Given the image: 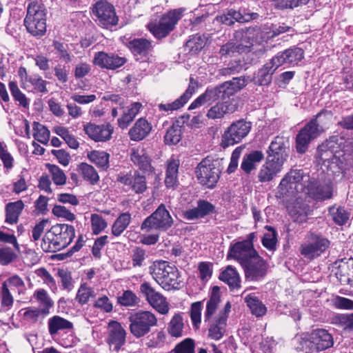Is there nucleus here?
<instances>
[{
  "instance_id": "9d476101",
  "label": "nucleus",
  "mask_w": 353,
  "mask_h": 353,
  "mask_svg": "<svg viewBox=\"0 0 353 353\" xmlns=\"http://www.w3.org/2000/svg\"><path fill=\"white\" fill-rule=\"evenodd\" d=\"M323 166L333 175L353 172V138L345 141L341 152Z\"/></svg>"
},
{
  "instance_id": "680f3d73",
  "label": "nucleus",
  "mask_w": 353,
  "mask_h": 353,
  "mask_svg": "<svg viewBox=\"0 0 353 353\" xmlns=\"http://www.w3.org/2000/svg\"><path fill=\"white\" fill-rule=\"evenodd\" d=\"M149 304L161 314H168L170 310L166 298L161 293H159Z\"/></svg>"
},
{
  "instance_id": "20e7f679",
  "label": "nucleus",
  "mask_w": 353,
  "mask_h": 353,
  "mask_svg": "<svg viewBox=\"0 0 353 353\" xmlns=\"http://www.w3.org/2000/svg\"><path fill=\"white\" fill-rule=\"evenodd\" d=\"M150 273L165 290H179L181 280L177 268L165 261H154L150 266Z\"/></svg>"
},
{
  "instance_id": "f03ea898",
  "label": "nucleus",
  "mask_w": 353,
  "mask_h": 353,
  "mask_svg": "<svg viewBox=\"0 0 353 353\" xmlns=\"http://www.w3.org/2000/svg\"><path fill=\"white\" fill-rule=\"evenodd\" d=\"M75 230L72 225L58 223L44 234L41 248L45 252H55L66 248L74 239Z\"/></svg>"
},
{
  "instance_id": "cd10ccee",
  "label": "nucleus",
  "mask_w": 353,
  "mask_h": 353,
  "mask_svg": "<svg viewBox=\"0 0 353 353\" xmlns=\"http://www.w3.org/2000/svg\"><path fill=\"white\" fill-rule=\"evenodd\" d=\"M316 353L331 347L334 339L331 334L324 329H316L311 332Z\"/></svg>"
},
{
  "instance_id": "09e8293b",
  "label": "nucleus",
  "mask_w": 353,
  "mask_h": 353,
  "mask_svg": "<svg viewBox=\"0 0 353 353\" xmlns=\"http://www.w3.org/2000/svg\"><path fill=\"white\" fill-rule=\"evenodd\" d=\"M131 221L129 212L121 213L114 221L112 226V234L115 236H120L128 228Z\"/></svg>"
},
{
  "instance_id": "72a5a7b5",
  "label": "nucleus",
  "mask_w": 353,
  "mask_h": 353,
  "mask_svg": "<svg viewBox=\"0 0 353 353\" xmlns=\"http://www.w3.org/2000/svg\"><path fill=\"white\" fill-rule=\"evenodd\" d=\"M293 342L294 348L297 352L316 353L314 341L312 339L311 332L296 335L294 338Z\"/></svg>"
},
{
  "instance_id": "473e14b6",
  "label": "nucleus",
  "mask_w": 353,
  "mask_h": 353,
  "mask_svg": "<svg viewBox=\"0 0 353 353\" xmlns=\"http://www.w3.org/2000/svg\"><path fill=\"white\" fill-rule=\"evenodd\" d=\"M152 130L151 124L145 119H138L134 125L130 130L129 135L133 141H141L145 138Z\"/></svg>"
},
{
  "instance_id": "4c0bfd02",
  "label": "nucleus",
  "mask_w": 353,
  "mask_h": 353,
  "mask_svg": "<svg viewBox=\"0 0 353 353\" xmlns=\"http://www.w3.org/2000/svg\"><path fill=\"white\" fill-rule=\"evenodd\" d=\"M128 47L134 56L146 57L152 48V43L145 39H134L128 43Z\"/></svg>"
},
{
  "instance_id": "a18cd8bd",
  "label": "nucleus",
  "mask_w": 353,
  "mask_h": 353,
  "mask_svg": "<svg viewBox=\"0 0 353 353\" xmlns=\"http://www.w3.org/2000/svg\"><path fill=\"white\" fill-rule=\"evenodd\" d=\"M219 288L214 286L210 299L207 302L206 310L204 314L205 321L211 320L212 316L215 313L220 302Z\"/></svg>"
},
{
  "instance_id": "6e6d98bb",
  "label": "nucleus",
  "mask_w": 353,
  "mask_h": 353,
  "mask_svg": "<svg viewBox=\"0 0 353 353\" xmlns=\"http://www.w3.org/2000/svg\"><path fill=\"white\" fill-rule=\"evenodd\" d=\"M50 312L46 310L28 307L23 313V317L28 322L34 323L39 319H43Z\"/></svg>"
},
{
  "instance_id": "ea45409f",
  "label": "nucleus",
  "mask_w": 353,
  "mask_h": 353,
  "mask_svg": "<svg viewBox=\"0 0 353 353\" xmlns=\"http://www.w3.org/2000/svg\"><path fill=\"white\" fill-rule=\"evenodd\" d=\"M48 325L50 335L56 334L59 330H71L73 327L72 322L57 315L50 318Z\"/></svg>"
},
{
  "instance_id": "e2e57ef3",
  "label": "nucleus",
  "mask_w": 353,
  "mask_h": 353,
  "mask_svg": "<svg viewBox=\"0 0 353 353\" xmlns=\"http://www.w3.org/2000/svg\"><path fill=\"white\" fill-rule=\"evenodd\" d=\"M166 341V334L162 331H158L156 334H152L148 338L146 345L150 348H161L163 347Z\"/></svg>"
},
{
  "instance_id": "6ab92c4d",
  "label": "nucleus",
  "mask_w": 353,
  "mask_h": 353,
  "mask_svg": "<svg viewBox=\"0 0 353 353\" xmlns=\"http://www.w3.org/2000/svg\"><path fill=\"white\" fill-rule=\"evenodd\" d=\"M303 49L293 46L276 54L273 58L276 66L279 67L283 64L292 66L297 65L304 59Z\"/></svg>"
},
{
  "instance_id": "393cba45",
  "label": "nucleus",
  "mask_w": 353,
  "mask_h": 353,
  "mask_svg": "<svg viewBox=\"0 0 353 353\" xmlns=\"http://www.w3.org/2000/svg\"><path fill=\"white\" fill-rule=\"evenodd\" d=\"M85 133L95 141H105L111 138L113 128L110 124L96 125L89 123L84 125Z\"/></svg>"
},
{
  "instance_id": "39448f33",
  "label": "nucleus",
  "mask_w": 353,
  "mask_h": 353,
  "mask_svg": "<svg viewBox=\"0 0 353 353\" xmlns=\"http://www.w3.org/2000/svg\"><path fill=\"white\" fill-rule=\"evenodd\" d=\"M46 6L39 1L32 0L27 8V14L24 19L26 28L34 37H42L46 32Z\"/></svg>"
},
{
  "instance_id": "bf43d9fd",
  "label": "nucleus",
  "mask_w": 353,
  "mask_h": 353,
  "mask_svg": "<svg viewBox=\"0 0 353 353\" xmlns=\"http://www.w3.org/2000/svg\"><path fill=\"white\" fill-rule=\"evenodd\" d=\"M8 86L12 96L13 97L14 99L19 103V105L25 108H28L30 101L19 90L17 83L10 81Z\"/></svg>"
},
{
  "instance_id": "58836bf2",
  "label": "nucleus",
  "mask_w": 353,
  "mask_h": 353,
  "mask_svg": "<svg viewBox=\"0 0 353 353\" xmlns=\"http://www.w3.org/2000/svg\"><path fill=\"white\" fill-rule=\"evenodd\" d=\"M185 327L183 316L181 313H175L168 323L167 332L174 338H180L183 335Z\"/></svg>"
},
{
  "instance_id": "f3484780",
  "label": "nucleus",
  "mask_w": 353,
  "mask_h": 353,
  "mask_svg": "<svg viewBox=\"0 0 353 353\" xmlns=\"http://www.w3.org/2000/svg\"><path fill=\"white\" fill-rule=\"evenodd\" d=\"M126 330L117 321H112L108 324L107 343L110 350L118 352L126 342Z\"/></svg>"
},
{
  "instance_id": "423d86ee",
  "label": "nucleus",
  "mask_w": 353,
  "mask_h": 353,
  "mask_svg": "<svg viewBox=\"0 0 353 353\" xmlns=\"http://www.w3.org/2000/svg\"><path fill=\"white\" fill-rule=\"evenodd\" d=\"M128 321L129 331L137 339L147 336L158 324L157 317L149 310H140L134 312L129 316Z\"/></svg>"
},
{
  "instance_id": "c9c22d12",
  "label": "nucleus",
  "mask_w": 353,
  "mask_h": 353,
  "mask_svg": "<svg viewBox=\"0 0 353 353\" xmlns=\"http://www.w3.org/2000/svg\"><path fill=\"white\" fill-rule=\"evenodd\" d=\"M23 208L24 203L21 200L8 203L5 208V223L12 225L16 224Z\"/></svg>"
},
{
  "instance_id": "7c9ffc66",
  "label": "nucleus",
  "mask_w": 353,
  "mask_h": 353,
  "mask_svg": "<svg viewBox=\"0 0 353 353\" xmlns=\"http://www.w3.org/2000/svg\"><path fill=\"white\" fill-rule=\"evenodd\" d=\"M264 154L261 150H252L243 156L241 163V169L247 174H250L256 169V165L264 159Z\"/></svg>"
},
{
  "instance_id": "0e129e2a",
  "label": "nucleus",
  "mask_w": 353,
  "mask_h": 353,
  "mask_svg": "<svg viewBox=\"0 0 353 353\" xmlns=\"http://www.w3.org/2000/svg\"><path fill=\"white\" fill-rule=\"evenodd\" d=\"M34 297L43 306L41 310H46L50 312V309L52 307L54 302L48 296V292L44 289H39L34 292Z\"/></svg>"
},
{
  "instance_id": "13d9d810",
  "label": "nucleus",
  "mask_w": 353,
  "mask_h": 353,
  "mask_svg": "<svg viewBox=\"0 0 353 353\" xmlns=\"http://www.w3.org/2000/svg\"><path fill=\"white\" fill-rule=\"evenodd\" d=\"M33 137L39 142L47 144L50 140V131L48 128L38 122L33 123Z\"/></svg>"
},
{
  "instance_id": "e433bc0d",
  "label": "nucleus",
  "mask_w": 353,
  "mask_h": 353,
  "mask_svg": "<svg viewBox=\"0 0 353 353\" xmlns=\"http://www.w3.org/2000/svg\"><path fill=\"white\" fill-rule=\"evenodd\" d=\"M220 85L225 98L229 99L231 96L243 88L247 85V81L244 77H234L232 80L225 81Z\"/></svg>"
},
{
  "instance_id": "c85d7f7f",
  "label": "nucleus",
  "mask_w": 353,
  "mask_h": 353,
  "mask_svg": "<svg viewBox=\"0 0 353 353\" xmlns=\"http://www.w3.org/2000/svg\"><path fill=\"white\" fill-rule=\"evenodd\" d=\"M278 68L276 66L273 58H272L255 74L254 77V83L259 85H268L272 82V75Z\"/></svg>"
},
{
  "instance_id": "774afa93",
  "label": "nucleus",
  "mask_w": 353,
  "mask_h": 353,
  "mask_svg": "<svg viewBox=\"0 0 353 353\" xmlns=\"http://www.w3.org/2000/svg\"><path fill=\"white\" fill-rule=\"evenodd\" d=\"M181 138V134L179 125H173L167 130L164 137V141L166 144L175 145L180 141Z\"/></svg>"
},
{
  "instance_id": "1a4fd4ad",
  "label": "nucleus",
  "mask_w": 353,
  "mask_h": 353,
  "mask_svg": "<svg viewBox=\"0 0 353 353\" xmlns=\"http://www.w3.org/2000/svg\"><path fill=\"white\" fill-rule=\"evenodd\" d=\"M184 11L182 8L170 10L161 16L158 23H150L149 30L158 39L166 37L174 29Z\"/></svg>"
},
{
  "instance_id": "37998d69",
  "label": "nucleus",
  "mask_w": 353,
  "mask_h": 353,
  "mask_svg": "<svg viewBox=\"0 0 353 353\" xmlns=\"http://www.w3.org/2000/svg\"><path fill=\"white\" fill-rule=\"evenodd\" d=\"M77 170L82 176L83 179L91 185H95L99 181V176L97 172L91 165L81 163L78 165Z\"/></svg>"
},
{
  "instance_id": "aec40b11",
  "label": "nucleus",
  "mask_w": 353,
  "mask_h": 353,
  "mask_svg": "<svg viewBox=\"0 0 353 353\" xmlns=\"http://www.w3.org/2000/svg\"><path fill=\"white\" fill-rule=\"evenodd\" d=\"M288 141L283 137L277 136L270 143L267 150V158L284 164L288 157Z\"/></svg>"
},
{
  "instance_id": "603ef678",
  "label": "nucleus",
  "mask_w": 353,
  "mask_h": 353,
  "mask_svg": "<svg viewBox=\"0 0 353 353\" xmlns=\"http://www.w3.org/2000/svg\"><path fill=\"white\" fill-rule=\"evenodd\" d=\"M205 45V37L200 34H194L190 37V39L185 43V49L192 54H196Z\"/></svg>"
},
{
  "instance_id": "f704fd0d",
  "label": "nucleus",
  "mask_w": 353,
  "mask_h": 353,
  "mask_svg": "<svg viewBox=\"0 0 353 353\" xmlns=\"http://www.w3.org/2000/svg\"><path fill=\"white\" fill-rule=\"evenodd\" d=\"M288 210L294 221L299 223L305 222L311 213L308 205L298 201L292 206L288 207Z\"/></svg>"
},
{
  "instance_id": "49530a36",
  "label": "nucleus",
  "mask_w": 353,
  "mask_h": 353,
  "mask_svg": "<svg viewBox=\"0 0 353 353\" xmlns=\"http://www.w3.org/2000/svg\"><path fill=\"white\" fill-rule=\"evenodd\" d=\"M141 107V103L139 102L132 103L127 111L123 112L122 117L118 119L119 126L122 129L126 128L139 112Z\"/></svg>"
},
{
  "instance_id": "c756f323",
  "label": "nucleus",
  "mask_w": 353,
  "mask_h": 353,
  "mask_svg": "<svg viewBox=\"0 0 353 353\" xmlns=\"http://www.w3.org/2000/svg\"><path fill=\"white\" fill-rule=\"evenodd\" d=\"M227 320L228 316L223 314L208 321L209 322L208 336L215 341L222 339L226 332Z\"/></svg>"
},
{
  "instance_id": "a878e982",
  "label": "nucleus",
  "mask_w": 353,
  "mask_h": 353,
  "mask_svg": "<svg viewBox=\"0 0 353 353\" xmlns=\"http://www.w3.org/2000/svg\"><path fill=\"white\" fill-rule=\"evenodd\" d=\"M118 181L130 188L137 194H141L147 189L145 177L138 172L119 176Z\"/></svg>"
},
{
  "instance_id": "3c124183",
  "label": "nucleus",
  "mask_w": 353,
  "mask_h": 353,
  "mask_svg": "<svg viewBox=\"0 0 353 353\" xmlns=\"http://www.w3.org/2000/svg\"><path fill=\"white\" fill-rule=\"evenodd\" d=\"M329 214L332 216L333 221L339 225H345L349 219V213L341 207L332 206L329 208Z\"/></svg>"
},
{
  "instance_id": "ddd939ff",
  "label": "nucleus",
  "mask_w": 353,
  "mask_h": 353,
  "mask_svg": "<svg viewBox=\"0 0 353 353\" xmlns=\"http://www.w3.org/2000/svg\"><path fill=\"white\" fill-rule=\"evenodd\" d=\"M95 21L100 26L110 28L117 25L119 18L116 14L114 7L106 0L96 2L92 9Z\"/></svg>"
},
{
  "instance_id": "79ce46f5",
  "label": "nucleus",
  "mask_w": 353,
  "mask_h": 353,
  "mask_svg": "<svg viewBox=\"0 0 353 353\" xmlns=\"http://www.w3.org/2000/svg\"><path fill=\"white\" fill-rule=\"evenodd\" d=\"M131 160L134 164L143 170H148L150 168V159L143 148H132L131 151Z\"/></svg>"
},
{
  "instance_id": "0eeeda50",
  "label": "nucleus",
  "mask_w": 353,
  "mask_h": 353,
  "mask_svg": "<svg viewBox=\"0 0 353 353\" xmlns=\"http://www.w3.org/2000/svg\"><path fill=\"white\" fill-rule=\"evenodd\" d=\"M330 240L321 233L310 232L307 234L305 241L301 244L300 254L306 259L314 260L330 248Z\"/></svg>"
},
{
  "instance_id": "a211bd4d",
  "label": "nucleus",
  "mask_w": 353,
  "mask_h": 353,
  "mask_svg": "<svg viewBox=\"0 0 353 353\" xmlns=\"http://www.w3.org/2000/svg\"><path fill=\"white\" fill-rule=\"evenodd\" d=\"M242 268L244 270L245 278L252 281H261L267 274V263L259 255L252 258Z\"/></svg>"
},
{
  "instance_id": "6e6552de",
  "label": "nucleus",
  "mask_w": 353,
  "mask_h": 353,
  "mask_svg": "<svg viewBox=\"0 0 353 353\" xmlns=\"http://www.w3.org/2000/svg\"><path fill=\"white\" fill-rule=\"evenodd\" d=\"M219 162L210 157L203 159L195 169V175L199 183L208 188H214L220 177Z\"/></svg>"
},
{
  "instance_id": "7ed1b4c3",
  "label": "nucleus",
  "mask_w": 353,
  "mask_h": 353,
  "mask_svg": "<svg viewBox=\"0 0 353 353\" xmlns=\"http://www.w3.org/2000/svg\"><path fill=\"white\" fill-rule=\"evenodd\" d=\"M332 117L330 111L323 110L315 118L311 119L300 130L296 137V149L298 153L304 154L310 143L317 138L323 131L326 121Z\"/></svg>"
},
{
  "instance_id": "bb28decb",
  "label": "nucleus",
  "mask_w": 353,
  "mask_h": 353,
  "mask_svg": "<svg viewBox=\"0 0 353 353\" xmlns=\"http://www.w3.org/2000/svg\"><path fill=\"white\" fill-rule=\"evenodd\" d=\"M215 207L213 204L208 201L200 199L197 201V206L196 208L185 210L183 212V217L186 220L192 221L203 218L213 213Z\"/></svg>"
},
{
  "instance_id": "412c9836",
  "label": "nucleus",
  "mask_w": 353,
  "mask_h": 353,
  "mask_svg": "<svg viewBox=\"0 0 353 353\" xmlns=\"http://www.w3.org/2000/svg\"><path fill=\"white\" fill-rule=\"evenodd\" d=\"M126 62L125 57H119L114 53L98 52L94 54L93 63L101 68L115 70L120 68Z\"/></svg>"
},
{
  "instance_id": "69168bd1",
  "label": "nucleus",
  "mask_w": 353,
  "mask_h": 353,
  "mask_svg": "<svg viewBox=\"0 0 353 353\" xmlns=\"http://www.w3.org/2000/svg\"><path fill=\"white\" fill-rule=\"evenodd\" d=\"M26 81L29 82L34 88V89L41 93H46L48 89L46 85L48 82L43 80L39 74H32L26 77Z\"/></svg>"
},
{
  "instance_id": "f8f14e48",
  "label": "nucleus",
  "mask_w": 353,
  "mask_h": 353,
  "mask_svg": "<svg viewBox=\"0 0 353 353\" xmlns=\"http://www.w3.org/2000/svg\"><path fill=\"white\" fill-rule=\"evenodd\" d=\"M252 123L244 119L233 122L221 136V147L226 148L240 143L250 132Z\"/></svg>"
},
{
  "instance_id": "4d7b16f0",
  "label": "nucleus",
  "mask_w": 353,
  "mask_h": 353,
  "mask_svg": "<svg viewBox=\"0 0 353 353\" xmlns=\"http://www.w3.org/2000/svg\"><path fill=\"white\" fill-rule=\"evenodd\" d=\"M94 296L95 294L93 288L88 286L86 283H83L77 291L76 300L79 304L85 305L89 301L90 298Z\"/></svg>"
},
{
  "instance_id": "5fc2aeb1",
  "label": "nucleus",
  "mask_w": 353,
  "mask_h": 353,
  "mask_svg": "<svg viewBox=\"0 0 353 353\" xmlns=\"http://www.w3.org/2000/svg\"><path fill=\"white\" fill-rule=\"evenodd\" d=\"M54 132L61 137L70 148L72 149H77L79 148V143L78 141L74 136L70 133L69 130L66 128L56 126L54 128Z\"/></svg>"
},
{
  "instance_id": "2f4dec72",
  "label": "nucleus",
  "mask_w": 353,
  "mask_h": 353,
  "mask_svg": "<svg viewBox=\"0 0 353 353\" xmlns=\"http://www.w3.org/2000/svg\"><path fill=\"white\" fill-rule=\"evenodd\" d=\"M180 161L177 159L170 158L166 162L165 185L168 188H174L178 184V173Z\"/></svg>"
},
{
  "instance_id": "338daca9",
  "label": "nucleus",
  "mask_w": 353,
  "mask_h": 353,
  "mask_svg": "<svg viewBox=\"0 0 353 353\" xmlns=\"http://www.w3.org/2000/svg\"><path fill=\"white\" fill-rule=\"evenodd\" d=\"M14 247H8L1 244V265H6L14 261L17 257V252Z\"/></svg>"
},
{
  "instance_id": "5701e85b",
  "label": "nucleus",
  "mask_w": 353,
  "mask_h": 353,
  "mask_svg": "<svg viewBox=\"0 0 353 353\" xmlns=\"http://www.w3.org/2000/svg\"><path fill=\"white\" fill-rule=\"evenodd\" d=\"M283 166V164L266 157L257 174L259 181L267 183L273 181L282 171Z\"/></svg>"
},
{
  "instance_id": "dca6fc26",
  "label": "nucleus",
  "mask_w": 353,
  "mask_h": 353,
  "mask_svg": "<svg viewBox=\"0 0 353 353\" xmlns=\"http://www.w3.org/2000/svg\"><path fill=\"white\" fill-rule=\"evenodd\" d=\"M257 255L253 245L248 242H237L230 246L228 258L235 259L243 267Z\"/></svg>"
},
{
  "instance_id": "2eb2a0df",
  "label": "nucleus",
  "mask_w": 353,
  "mask_h": 353,
  "mask_svg": "<svg viewBox=\"0 0 353 353\" xmlns=\"http://www.w3.org/2000/svg\"><path fill=\"white\" fill-rule=\"evenodd\" d=\"M340 140L342 141V139L340 138ZM339 141L338 137L333 136L317 148L316 159L319 164H327L341 152L339 148L342 142L339 143Z\"/></svg>"
},
{
  "instance_id": "a19ab883",
  "label": "nucleus",
  "mask_w": 353,
  "mask_h": 353,
  "mask_svg": "<svg viewBox=\"0 0 353 353\" xmlns=\"http://www.w3.org/2000/svg\"><path fill=\"white\" fill-rule=\"evenodd\" d=\"M219 279L227 283L231 290L239 289L241 287L239 275L232 266H228L220 274Z\"/></svg>"
},
{
  "instance_id": "c03bdc74",
  "label": "nucleus",
  "mask_w": 353,
  "mask_h": 353,
  "mask_svg": "<svg viewBox=\"0 0 353 353\" xmlns=\"http://www.w3.org/2000/svg\"><path fill=\"white\" fill-rule=\"evenodd\" d=\"M88 158L102 170L109 168L110 154L105 151L93 150L88 154Z\"/></svg>"
},
{
  "instance_id": "4be33fe9",
  "label": "nucleus",
  "mask_w": 353,
  "mask_h": 353,
  "mask_svg": "<svg viewBox=\"0 0 353 353\" xmlns=\"http://www.w3.org/2000/svg\"><path fill=\"white\" fill-rule=\"evenodd\" d=\"M305 194L314 200L324 201L332 196V186L330 183H321L310 178Z\"/></svg>"
},
{
  "instance_id": "f257e3e1",
  "label": "nucleus",
  "mask_w": 353,
  "mask_h": 353,
  "mask_svg": "<svg viewBox=\"0 0 353 353\" xmlns=\"http://www.w3.org/2000/svg\"><path fill=\"white\" fill-rule=\"evenodd\" d=\"M310 176L301 169H292L281 179L276 196L289 201L299 192H305Z\"/></svg>"
},
{
  "instance_id": "8fccbe9b",
  "label": "nucleus",
  "mask_w": 353,
  "mask_h": 353,
  "mask_svg": "<svg viewBox=\"0 0 353 353\" xmlns=\"http://www.w3.org/2000/svg\"><path fill=\"white\" fill-rule=\"evenodd\" d=\"M230 112H232L230 108L228 102H218L216 105L211 107L207 113V117L211 119H221L224 115Z\"/></svg>"
},
{
  "instance_id": "9b49d317",
  "label": "nucleus",
  "mask_w": 353,
  "mask_h": 353,
  "mask_svg": "<svg viewBox=\"0 0 353 353\" xmlns=\"http://www.w3.org/2000/svg\"><path fill=\"white\" fill-rule=\"evenodd\" d=\"M174 223L169 211L164 204H161L156 210L143 221L141 230L146 232L152 230L166 231Z\"/></svg>"
},
{
  "instance_id": "052dcab7",
  "label": "nucleus",
  "mask_w": 353,
  "mask_h": 353,
  "mask_svg": "<svg viewBox=\"0 0 353 353\" xmlns=\"http://www.w3.org/2000/svg\"><path fill=\"white\" fill-rule=\"evenodd\" d=\"M46 167L52 175L53 182L57 185H64L66 182V176L64 172L57 165L47 163Z\"/></svg>"
},
{
  "instance_id": "4468645a",
  "label": "nucleus",
  "mask_w": 353,
  "mask_h": 353,
  "mask_svg": "<svg viewBox=\"0 0 353 353\" xmlns=\"http://www.w3.org/2000/svg\"><path fill=\"white\" fill-rule=\"evenodd\" d=\"M254 29L247 28L234 31L233 38L236 46L242 47L240 54L252 52L259 57L264 54L265 50L263 48H257L253 44L254 37Z\"/></svg>"
},
{
  "instance_id": "b1692460",
  "label": "nucleus",
  "mask_w": 353,
  "mask_h": 353,
  "mask_svg": "<svg viewBox=\"0 0 353 353\" xmlns=\"http://www.w3.org/2000/svg\"><path fill=\"white\" fill-rule=\"evenodd\" d=\"M196 81L192 77L190 79V84L185 92L175 101L168 103H160L158 105L159 111H174L182 108L195 92Z\"/></svg>"
},
{
  "instance_id": "864d4df0",
  "label": "nucleus",
  "mask_w": 353,
  "mask_h": 353,
  "mask_svg": "<svg viewBox=\"0 0 353 353\" xmlns=\"http://www.w3.org/2000/svg\"><path fill=\"white\" fill-rule=\"evenodd\" d=\"M140 302L139 298L131 290H125L117 296V303L125 307H134Z\"/></svg>"
},
{
  "instance_id": "de8ad7c7",
  "label": "nucleus",
  "mask_w": 353,
  "mask_h": 353,
  "mask_svg": "<svg viewBox=\"0 0 353 353\" xmlns=\"http://www.w3.org/2000/svg\"><path fill=\"white\" fill-rule=\"evenodd\" d=\"M245 301L253 315L260 317L265 314L267 308L257 296L253 294H248L245 297Z\"/></svg>"
}]
</instances>
